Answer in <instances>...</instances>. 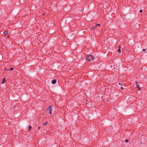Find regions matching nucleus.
I'll return each mask as SVG.
<instances>
[{
  "label": "nucleus",
  "mask_w": 147,
  "mask_h": 147,
  "mask_svg": "<svg viewBox=\"0 0 147 147\" xmlns=\"http://www.w3.org/2000/svg\"><path fill=\"white\" fill-rule=\"evenodd\" d=\"M94 59V57L91 55H88L86 58V60L88 61H90L91 60H93Z\"/></svg>",
  "instance_id": "nucleus-1"
},
{
  "label": "nucleus",
  "mask_w": 147,
  "mask_h": 147,
  "mask_svg": "<svg viewBox=\"0 0 147 147\" xmlns=\"http://www.w3.org/2000/svg\"><path fill=\"white\" fill-rule=\"evenodd\" d=\"M47 111H49V113L51 114L52 113V107L51 106H49L48 108L47 109Z\"/></svg>",
  "instance_id": "nucleus-2"
},
{
  "label": "nucleus",
  "mask_w": 147,
  "mask_h": 147,
  "mask_svg": "<svg viewBox=\"0 0 147 147\" xmlns=\"http://www.w3.org/2000/svg\"><path fill=\"white\" fill-rule=\"evenodd\" d=\"M136 88H138V90H140L141 88L139 86V84H138V83L137 82H136Z\"/></svg>",
  "instance_id": "nucleus-3"
},
{
  "label": "nucleus",
  "mask_w": 147,
  "mask_h": 147,
  "mask_svg": "<svg viewBox=\"0 0 147 147\" xmlns=\"http://www.w3.org/2000/svg\"><path fill=\"white\" fill-rule=\"evenodd\" d=\"M57 82V81L56 80H53L52 81V82L53 84H55Z\"/></svg>",
  "instance_id": "nucleus-4"
},
{
  "label": "nucleus",
  "mask_w": 147,
  "mask_h": 147,
  "mask_svg": "<svg viewBox=\"0 0 147 147\" xmlns=\"http://www.w3.org/2000/svg\"><path fill=\"white\" fill-rule=\"evenodd\" d=\"M8 32L7 31H5L3 32L4 34L5 35H6L7 34H8Z\"/></svg>",
  "instance_id": "nucleus-5"
},
{
  "label": "nucleus",
  "mask_w": 147,
  "mask_h": 147,
  "mask_svg": "<svg viewBox=\"0 0 147 147\" xmlns=\"http://www.w3.org/2000/svg\"><path fill=\"white\" fill-rule=\"evenodd\" d=\"M121 47L120 46H119L118 49L117 50V51L120 53L121 51V50H120Z\"/></svg>",
  "instance_id": "nucleus-6"
},
{
  "label": "nucleus",
  "mask_w": 147,
  "mask_h": 147,
  "mask_svg": "<svg viewBox=\"0 0 147 147\" xmlns=\"http://www.w3.org/2000/svg\"><path fill=\"white\" fill-rule=\"evenodd\" d=\"M6 81L5 78H4L3 80V81L2 82V84H3L4 83V82Z\"/></svg>",
  "instance_id": "nucleus-7"
},
{
  "label": "nucleus",
  "mask_w": 147,
  "mask_h": 147,
  "mask_svg": "<svg viewBox=\"0 0 147 147\" xmlns=\"http://www.w3.org/2000/svg\"><path fill=\"white\" fill-rule=\"evenodd\" d=\"M96 27V26H93L92 27V29L94 30L95 29Z\"/></svg>",
  "instance_id": "nucleus-8"
},
{
  "label": "nucleus",
  "mask_w": 147,
  "mask_h": 147,
  "mask_svg": "<svg viewBox=\"0 0 147 147\" xmlns=\"http://www.w3.org/2000/svg\"><path fill=\"white\" fill-rule=\"evenodd\" d=\"M32 126H29V130L30 131V129H31Z\"/></svg>",
  "instance_id": "nucleus-9"
},
{
  "label": "nucleus",
  "mask_w": 147,
  "mask_h": 147,
  "mask_svg": "<svg viewBox=\"0 0 147 147\" xmlns=\"http://www.w3.org/2000/svg\"><path fill=\"white\" fill-rule=\"evenodd\" d=\"M13 69V67H11L10 68V71H12Z\"/></svg>",
  "instance_id": "nucleus-10"
},
{
  "label": "nucleus",
  "mask_w": 147,
  "mask_h": 147,
  "mask_svg": "<svg viewBox=\"0 0 147 147\" xmlns=\"http://www.w3.org/2000/svg\"><path fill=\"white\" fill-rule=\"evenodd\" d=\"M47 124V121L44 124V125H46Z\"/></svg>",
  "instance_id": "nucleus-11"
},
{
  "label": "nucleus",
  "mask_w": 147,
  "mask_h": 147,
  "mask_svg": "<svg viewBox=\"0 0 147 147\" xmlns=\"http://www.w3.org/2000/svg\"><path fill=\"white\" fill-rule=\"evenodd\" d=\"M125 141L126 142H128V141L127 140H125Z\"/></svg>",
  "instance_id": "nucleus-12"
},
{
  "label": "nucleus",
  "mask_w": 147,
  "mask_h": 147,
  "mask_svg": "<svg viewBox=\"0 0 147 147\" xmlns=\"http://www.w3.org/2000/svg\"><path fill=\"white\" fill-rule=\"evenodd\" d=\"M100 26V24H97L96 26Z\"/></svg>",
  "instance_id": "nucleus-13"
},
{
  "label": "nucleus",
  "mask_w": 147,
  "mask_h": 147,
  "mask_svg": "<svg viewBox=\"0 0 147 147\" xmlns=\"http://www.w3.org/2000/svg\"><path fill=\"white\" fill-rule=\"evenodd\" d=\"M120 88H121V89L122 90H123V89H124V88H123V87H120Z\"/></svg>",
  "instance_id": "nucleus-14"
},
{
  "label": "nucleus",
  "mask_w": 147,
  "mask_h": 147,
  "mask_svg": "<svg viewBox=\"0 0 147 147\" xmlns=\"http://www.w3.org/2000/svg\"><path fill=\"white\" fill-rule=\"evenodd\" d=\"M142 10H140L139 11V12L140 13H142Z\"/></svg>",
  "instance_id": "nucleus-15"
},
{
  "label": "nucleus",
  "mask_w": 147,
  "mask_h": 147,
  "mask_svg": "<svg viewBox=\"0 0 147 147\" xmlns=\"http://www.w3.org/2000/svg\"><path fill=\"white\" fill-rule=\"evenodd\" d=\"M142 51H145V49H143Z\"/></svg>",
  "instance_id": "nucleus-16"
},
{
  "label": "nucleus",
  "mask_w": 147,
  "mask_h": 147,
  "mask_svg": "<svg viewBox=\"0 0 147 147\" xmlns=\"http://www.w3.org/2000/svg\"><path fill=\"white\" fill-rule=\"evenodd\" d=\"M119 84L120 85V86H121V83H119Z\"/></svg>",
  "instance_id": "nucleus-17"
},
{
  "label": "nucleus",
  "mask_w": 147,
  "mask_h": 147,
  "mask_svg": "<svg viewBox=\"0 0 147 147\" xmlns=\"http://www.w3.org/2000/svg\"><path fill=\"white\" fill-rule=\"evenodd\" d=\"M40 127H38V129H40Z\"/></svg>",
  "instance_id": "nucleus-18"
},
{
  "label": "nucleus",
  "mask_w": 147,
  "mask_h": 147,
  "mask_svg": "<svg viewBox=\"0 0 147 147\" xmlns=\"http://www.w3.org/2000/svg\"><path fill=\"white\" fill-rule=\"evenodd\" d=\"M45 13H43V15H45Z\"/></svg>",
  "instance_id": "nucleus-19"
},
{
  "label": "nucleus",
  "mask_w": 147,
  "mask_h": 147,
  "mask_svg": "<svg viewBox=\"0 0 147 147\" xmlns=\"http://www.w3.org/2000/svg\"><path fill=\"white\" fill-rule=\"evenodd\" d=\"M9 37V36L8 35V37Z\"/></svg>",
  "instance_id": "nucleus-20"
},
{
  "label": "nucleus",
  "mask_w": 147,
  "mask_h": 147,
  "mask_svg": "<svg viewBox=\"0 0 147 147\" xmlns=\"http://www.w3.org/2000/svg\"><path fill=\"white\" fill-rule=\"evenodd\" d=\"M113 68H114V69H115V67H114Z\"/></svg>",
  "instance_id": "nucleus-21"
},
{
  "label": "nucleus",
  "mask_w": 147,
  "mask_h": 147,
  "mask_svg": "<svg viewBox=\"0 0 147 147\" xmlns=\"http://www.w3.org/2000/svg\"><path fill=\"white\" fill-rule=\"evenodd\" d=\"M88 100H86V101H88Z\"/></svg>",
  "instance_id": "nucleus-22"
},
{
  "label": "nucleus",
  "mask_w": 147,
  "mask_h": 147,
  "mask_svg": "<svg viewBox=\"0 0 147 147\" xmlns=\"http://www.w3.org/2000/svg\"><path fill=\"white\" fill-rule=\"evenodd\" d=\"M88 100H86V101H88Z\"/></svg>",
  "instance_id": "nucleus-23"
}]
</instances>
